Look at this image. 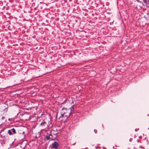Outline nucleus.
<instances>
[{"mask_svg": "<svg viewBox=\"0 0 149 149\" xmlns=\"http://www.w3.org/2000/svg\"><path fill=\"white\" fill-rule=\"evenodd\" d=\"M61 115L59 118H68L70 116L71 114H72L71 112H70V109L65 108V107H63L61 111Z\"/></svg>", "mask_w": 149, "mask_h": 149, "instance_id": "nucleus-1", "label": "nucleus"}, {"mask_svg": "<svg viewBox=\"0 0 149 149\" xmlns=\"http://www.w3.org/2000/svg\"><path fill=\"white\" fill-rule=\"evenodd\" d=\"M50 123V119L49 118H46L44 119L40 124L41 127L44 130L49 127Z\"/></svg>", "mask_w": 149, "mask_h": 149, "instance_id": "nucleus-2", "label": "nucleus"}, {"mask_svg": "<svg viewBox=\"0 0 149 149\" xmlns=\"http://www.w3.org/2000/svg\"><path fill=\"white\" fill-rule=\"evenodd\" d=\"M58 146L59 144L56 141H54L52 144L51 146L52 149H57Z\"/></svg>", "mask_w": 149, "mask_h": 149, "instance_id": "nucleus-3", "label": "nucleus"}, {"mask_svg": "<svg viewBox=\"0 0 149 149\" xmlns=\"http://www.w3.org/2000/svg\"><path fill=\"white\" fill-rule=\"evenodd\" d=\"M8 133L10 135H12L13 134H15L16 133L15 130L13 128L11 130H9L8 132Z\"/></svg>", "mask_w": 149, "mask_h": 149, "instance_id": "nucleus-4", "label": "nucleus"}, {"mask_svg": "<svg viewBox=\"0 0 149 149\" xmlns=\"http://www.w3.org/2000/svg\"><path fill=\"white\" fill-rule=\"evenodd\" d=\"M51 133L54 136V138H56L57 136L58 133L57 131H55L54 130L51 131Z\"/></svg>", "mask_w": 149, "mask_h": 149, "instance_id": "nucleus-5", "label": "nucleus"}, {"mask_svg": "<svg viewBox=\"0 0 149 149\" xmlns=\"http://www.w3.org/2000/svg\"><path fill=\"white\" fill-rule=\"evenodd\" d=\"M74 105H73L70 108V112H71V113H73V112L74 111Z\"/></svg>", "mask_w": 149, "mask_h": 149, "instance_id": "nucleus-6", "label": "nucleus"}, {"mask_svg": "<svg viewBox=\"0 0 149 149\" xmlns=\"http://www.w3.org/2000/svg\"><path fill=\"white\" fill-rule=\"evenodd\" d=\"M49 135L51 140H54L56 138H54V136L51 133L49 134Z\"/></svg>", "mask_w": 149, "mask_h": 149, "instance_id": "nucleus-7", "label": "nucleus"}, {"mask_svg": "<svg viewBox=\"0 0 149 149\" xmlns=\"http://www.w3.org/2000/svg\"><path fill=\"white\" fill-rule=\"evenodd\" d=\"M50 138H51L50 137L49 134L48 135H47L46 136V139L47 140H49L51 139Z\"/></svg>", "mask_w": 149, "mask_h": 149, "instance_id": "nucleus-8", "label": "nucleus"}, {"mask_svg": "<svg viewBox=\"0 0 149 149\" xmlns=\"http://www.w3.org/2000/svg\"><path fill=\"white\" fill-rule=\"evenodd\" d=\"M143 2L146 5L149 3V0H143Z\"/></svg>", "mask_w": 149, "mask_h": 149, "instance_id": "nucleus-9", "label": "nucleus"}, {"mask_svg": "<svg viewBox=\"0 0 149 149\" xmlns=\"http://www.w3.org/2000/svg\"><path fill=\"white\" fill-rule=\"evenodd\" d=\"M67 119H66V118H64V119H63V118H62V119H61V120H64V121H63V122L64 123H65L66 122H67Z\"/></svg>", "mask_w": 149, "mask_h": 149, "instance_id": "nucleus-10", "label": "nucleus"}, {"mask_svg": "<svg viewBox=\"0 0 149 149\" xmlns=\"http://www.w3.org/2000/svg\"><path fill=\"white\" fill-rule=\"evenodd\" d=\"M139 130V129H136L135 130V131L136 132H137L138 130Z\"/></svg>", "mask_w": 149, "mask_h": 149, "instance_id": "nucleus-11", "label": "nucleus"}, {"mask_svg": "<svg viewBox=\"0 0 149 149\" xmlns=\"http://www.w3.org/2000/svg\"><path fill=\"white\" fill-rule=\"evenodd\" d=\"M132 138H130V140H129V141H130V142H131L132 141Z\"/></svg>", "mask_w": 149, "mask_h": 149, "instance_id": "nucleus-12", "label": "nucleus"}, {"mask_svg": "<svg viewBox=\"0 0 149 149\" xmlns=\"http://www.w3.org/2000/svg\"><path fill=\"white\" fill-rule=\"evenodd\" d=\"M94 132H95V133H97V130H94Z\"/></svg>", "mask_w": 149, "mask_h": 149, "instance_id": "nucleus-13", "label": "nucleus"}, {"mask_svg": "<svg viewBox=\"0 0 149 149\" xmlns=\"http://www.w3.org/2000/svg\"><path fill=\"white\" fill-rule=\"evenodd\" d=\"M115 146L116 147H119V146H117L116 145H115Z\"/></svg>", "mask_w": 149, "mask_h": 149, "instance_id": "nucleus-14", "label": "nucleus"}, {"mask_svg": "<svg viewBox=\"0 0 149 149\" xmlns=\"http://www.w3.org/2000/svg\"><path fill=\"white\" fill-rule=\"evenodd\" d=\"M113 148L114 149H116V148H115L114 147V146H113Z\"/></svg>", "mask_w": 149, "mask_h": 149, "instance_id": "nucleus-15", "label": "nucleus"}, {"mask_svg": "<svg viewBox=\"0 0 149 149\" xmlns=\"http://www.w3.org/2000/svg\"><path fill=\"white\" fill-rule=\"evenodd\" d=\"M24 133H25V132H23V133L22 134H24Z\"/></svg>", "mask_w": 149, "mask_h": 149, "instance_id": "nucleus-16", "label": "nucleus"}]
</instances>
